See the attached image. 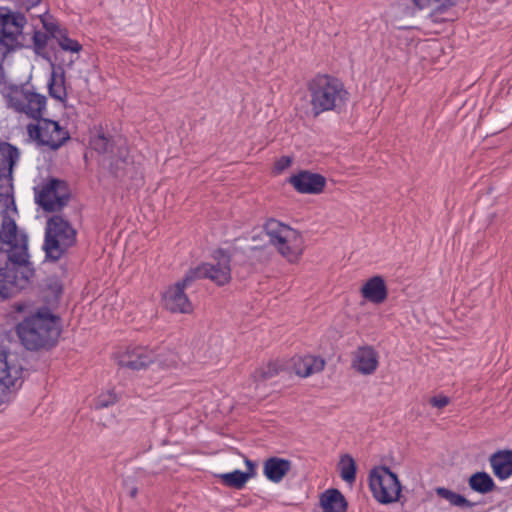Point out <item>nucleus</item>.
Wrapping results in <instances>:
<instances>
[{
  "mask_svg": "<svg viewBox=\"0 0 512 512\" xmlns=\"http://www.w3.org/2000/svg\"><path fill=\"white\" fill-rule=\"evenodd\" d=\"M22 345L31 351L52 346L60 335L57 320L48 309L26 317L16 327Z\"/></svg>",
  "mask_w": 512,
  "mask_h": 512,
  "instance_id": "1",
  "label": "nucleus"
},
{
  "mask_svg": "<svg viewBox=\"0 0 512 512\" xmlns=\"http://www.w3.org/2000/svg\"><path fill=\"white\" fill-rule=\"evenodd\" d=\"M7 262L0 267V297H12L26 287L34 275L29 261L28 243L16 246V250L6 255Z\"/></svg>",
  "mask_w": 512,
  "mask_h": 512,
  "instance_id": "2",
  "label": "nucleus"
},
{
  "mask_svg": "<svg viewBox=\"0 0 512 512\" xmlns=\"http://www.w3.org/2000/svg\"><path fill=\"white\" fill-rule=\"evenodd\" d=\"M310 103L315 116L325 111L340 112L349 99L343 83L328 75L316 76L308 85Z\"/></svg>",
  "mask_w": 512,
  "mask_h": 512,
  "instance_id": "3",
  "label": "nucleus"
},
{
  "mask_svg": "<svg viewBox=\"0 0 512 512\" xmlns=\"http://www.w3.org/2000/svg\"><path fill=\"white\" fill-rule=\"evenodd\" d=\"M263 237H267L269 243L275 246L290 263H296L304 251L301 233L275 219H269L264 225V232L252 237V241L255 243L252 249L261 246L258 240L262 241Z\"/></svg>",
  "mask_w": 512,
  "mask_h": 512,
  "instance_id": "4",
  "label": "nucleus"
},
{
  "mask_svg": "<svg viewBox=\"0 0 512 512\" xmlns=\"http://www.w3.org/2000/svg\"><path fill=\"white\" fill-rule=\"evenodd\" d=\"M76 241V231L61 216H53L47 221L44 249L48 258L58 260Z\"/></svg>",
  "mask_w": 512,
  "mask_h": 512,
  "instance_id": "5",
  "label": "nucleus"
},
{
  "mask_svg": "<svg viewBox=\"0 0 512 512\" xmlns=\"http://www.w3.org/2000/svg\"><path fill=\"white\" fill-rule=\"evenodd\" d=\"M5 98L9 108L35 120L41 118L46 109V97L25 85L10 86Z\"/></svg>",
  "mask_w": 512,
  "mask_h": 512,
  "instance_id": "6",
  "label": "nucleus"
},
{
  "mask_svg": "<svg viewBox=\"0 0 512 512\" xmlns=\"http://www.w3.org/2000/svg\"><path fill=\"white\" fill-rule=\"evenodd\" d=\"M369 487L374 498L389 504L399 500L401 484L397 475L386 466L376 467L369 474Z\"/></svg>",
  "mask_w": 512,
  "mask_h": 512,
  "instance_id": "7",
  "label": "nucleus"
},
{
  "mask_svg": "<svg viewBox=\"0 0 512 512\" xmlns=\"http://www.w3.org/2000/svg\"><path fill=\"white\" fill-rule=\"evenodd\" d=\"M27 132L38 145L47 146L51 150L59 149L70 139L68 131L57 121L43 117L37 119L36 124H29Z\"/></svg>",
  "mask_w": 512,
  "mask_h": 512,
  "instance_id": "8",
  "label": "nucleus"
},
{
  "mask_svg": "<svg viewBox=\"0 0 512 512\" xmlns=\"http://www.w3.org/2000/svg\"><path fill=\"white\" fill-rule=\"evenodd\" d=\"M27 24L26 17L7 7H0V45L8 52L21 45L23 30Z\"/></svg>",
  "mask_w": 512,
  "mask_h": 512,
  "instance_id": "9",
  "label": "nucleus"
},
{
  "mask_svg": "<svg viewBox=\"0 0 512 512\" xmlns=\"http://www.w3.org/2000/svg\"><path fill=\"white\" fill-rule=\"evenodd\" d=\"M36 203L47 212L61 210L68 202L70 194L67 184L59 179H50L48 182L34 188Z\"/></svg>",
  "mask_w": 512,
  "mask_h": 512,
  "instance_id": "10",
  "label": "nucleus"
},
{
  "mask_svg": "<svg viewBox=\"0 0 512 512\" xmlns=\"http://www.w3.org/2000/svg\"><path fill=\"white\" fill-rule=\"evenodd\" d=\"M215 264H203L188 273L193 274V280L208 278L217 285H224L231 279L230 256L223 250L215 252Z\"/></svg>",
  "mask_w": 512,
  "mask_h": 512,
  "instance_id": "11",
  "label": "nucleus"
},
{
  "mask_svg": "<svg viewBox=\"0 0 512 512\" xmlns=\"http://www.w3.org/2000/svg\"><path fill=\"white\" fill-rule=\"evenodd\" d=\"M193 282V274L187 273L181 281L170 286L163 295L165 308L172 313H191L193 306L185 290L188 289Z\"/></svg>",
  "mask_w": 512,
  "mask_h": 512,
  "instance_id": "12",
  "label": "nucleus"
},
{
  "mask_svg": "<svg viewBox=\"0 0 512 512\" xmlns=\"http://www.w3.org/2000/svg\"><path fill=\"white\" fill-rule=\"evenodd\" d=\"M0 255H8L16 246L28 243L27 235L18 230L16 221L9 216L7 209L0 212Z\"/></svg>",
  "mask_w": 512,
  "mask_h": 512,
  "instance_id": "13",
  "label": "nucleus"
},
{
  "mask_svg": "<svg viewBox=\"0 0 512 512\" xmlns=\"http://www.w3.org/2000/svg\"><path fill=\"white\" fill-rule=\"evenodd\" d=\"M378 365L379 354L372 346H360L352 354V368L362 375L373 374Z\"/></svg>",
  "mask_w": 512,
  "mask_h": 512,
  "instance_id": "14",
  "label": "nucleus"
},
{
  "mask_svg": "<svg viewBox=\"0 0 512 512\" xmlns=\"http://www.w3.org/2000/svg\"><path fill=\"white\" fill-rule=\"evenodd\" d=\"M289 182L298 192L304 194H318L326 185L325 177L310 171H301L291 176Z\"/></svg>",
  "mask_w": 512,
  "mask_h": 512,
  "instance_id": "15",
  "label": "nucleus"
},
{
  "mask_svg": "<svg viewBox=\"0 0 512 512\" xmlns=\"http://www.w3.org/2000/svg\"><path fill=\"white\" fill-rule=\"evenodd\" d=\"M155 359L156 356L152 351L145 347H135L119 355L118 364L132 370H140L154 362Z\"/></svg>",
  "mask_w": 512,
  "mask_h": 512,
  "instance_id": "16",
  "label": "nucleus"
},
{
  "mask_svg": "<svg viewBox=\"0 0 512 512\" xmlns=\"http://www.w3.org/2000/svg\"><path fill=\"white\" fill-rule=\"evenodd\" d=\"M19 159V151L13 145L0 143V181L3 186L11 187L13 167Z\"/></svg>",
  "mask_w": 512,
  "mask_h": 512,
  "instance_id": "17",
  "label": "nucleus"
},
{
  "mask_svg": "<svg viewBox=\"0 0 512 512\" xmlns=\"http://www.w3.org/2000/svg\"><path fill=\"white\" fill-rule=\"evenodd\" d=\"M291 468L292 462L290 460L274 456L264 461L263 474L269 481L279 483L290 472Z\"/></svg>",
  "mask_w": 512,
  "mask_h": 512,
  "instance_id": "18",
  "label": "nucleus"
},
{
  "mask_svg": "<svg viewBox=\"0 0 512 512\" xmlns=\"http://www.w3.org/2000/svg\"><path fill=\"white\" fill-rule=\"evenodd\" d=\"M362 296L372 303H383L387 298V287L381 276H373L361 288Z\"/></svg>",
  "mask_w": 512,
  "mask_h": 512,
  "instance_id": "19",
  "label": "nucleus"
},
{
  "mask_svg": "<svg viewBox=\"0 0 512 512\" xmlns=\"http://www.w3.org/2000/svg\"><path fill=\"white\" fill-rule=\"evenodd\" d=\"M490 464L495 476L501 480L507 479L512 475V451L504 450L492 454Z\"/></svg>",
  "mask_w": 512,
  "mask_h": 512,
  "instance_id": "20",
  "label": "nucleus"
},
{
  "mask_svg": "<svg viewBox=\"0 0 512 512\" xmlns=\"http://www.w3.org/2000/svg\"><path fill=\"white\" fill-rule=\"evenodd\" d=\"M322 512H345L347 501L343 494L337 489H329L320 497Z\"/></svg>",
  "mask_w": 512,
  "mask_h": 512,
  "instance_id": "21",
  "label": "nucleus"
},
{
  "mask_svg": "<svg viewBox=\"0 0 512 512\" xmlns=\"http://www.w3.org/2000/svg\"><path fill=\"white\" fill-rule=\"evenodd\" d=\"M324 366V359L312 355L299 358L294 363L295 372L301 377H308L314 373H318L324 369Z\"/></svg>",
  "mask_w": 512,
  "mask_h": 512,
  "instance_id": "22",
  "label": "nucleus"
},
{
  "mask_svg": "<svg viewBox=\"0 0 512 512\" xmlns=\"http://www.w3.org/2000/svg\"><path fill=\"white\" fill-rule=\"evenodd\" d=\"M132 169L129 162L128 150L123 145L117 149L116 157H112L109 162V170L116 178H122Z\"/></svg>",
  "mask_w": 512,
  "mask_h": 512,
  "instance_id": "23",
  "label": "nucleus"
},
{
  "mask_svg": "<svg viewBox=\"0 0 512 512\" xmlns=\"http://www.w3.org/2000/svg\"><path fill=\"white\" fill-rule=\"evenodd\" d=\"M469 486L478 493L486 494L494 489L495 484L486 472H476L469 478Z\"/></svg>",
  "mask_w": 512,
  "mask_h": 512,
  "instance_id": "24",
  "label": "nucleus"
},
{
  "mask_svg": "<svg viewBox=\"0 0 512 512\" xmlns=\"http://www.w3.org/2000/svg\"><path fill=\"white\" fill-rule=\"evenodd\" d=\"M412 2L418 10L427 9L433 14L456 5L458 0H412Z\"/></svg>",
  "mask_w": 512,
  "mask_h": 512,
  "instance_id": "25",
  "label": "nucleus"
},
{
  "mask_svg": "<svg viewBox=\"0 0 512 512\" xmlns=\"http://www.w3.org/2000/svg\"><path fill=\"white\" fill-rule=\"evenodd\" d=\"M120 142V139L115 141L108 138L104 133H100L91 140V146L95 151L99 153L113 154L115 147L118 149V147L122 145Z\"/></svg>",
  "mask_w": 512,
  "mask_h": 512,
  "instance_id": "26",
  "label": "nucleus"
},
{
  "mask_svg": "<svg viewBox=\"0 0 512 512\" xmlns=\"http://www.w3.org/2000/svg\"><path fill=\"white\" fill-rule=\"evenodd\" d=\"M16 377L12 375V367L8 363V353L0 346V385L10 387L14 385Z\"/></svg>",
  "mask_w": 512,
  "mask_h": 512,
  "instance_id": "27",
  "label": "nucleus"
},
{
  "mask_svg": "<svg viewBox=\"0 0 512 512\" xmlns=\"http://www.w3.org/2000/svg\"><path fill=\"white\" fill-rule=\"evenodd\" d=\"M218 477L221 479L224 485L235 489H242L247 483V481L250 479L249 474H244L240 470H235L230 473L219 474Z\"/></svg>",
  "mask_w": 512,
  "mask_h": 512,
  "instance_id": "28",
  "label": "nucleus"
},
{
  "mask_svg": "<svg viewBox=\"0 0 512 512\" xmlns=\"http://www.w3.org/2000/svg\"><path fill=\"white\" fill-rule=\"evenodd\" d=\"M49 95L58 101L63 102L67 96L66 89L64 86V76L59 77L53 71L48 81Z\"/></svg>",
  "mask_w": 512,
  "mask_h": 512,
  "instance_id": "29",
  "label": "nucleus"
},
{
  "mask_svg": "<svg viewBox=\"0 0 512 512\" xmlns=\"http://www.w3.org/2000/svg\"><path fill=\"white\" fill-rule=\"evenodd\" d=\"M436 494L447 500L451 505L461 507V508H471L473 504L466 499L464 496L457 494L447 488L444 487H437L435 489Z\"/></svg>",
  "mask_w": 512,
  "mask_h": 512,
  "instance_id": "30",
  "label": "nucleus"
},
{
  "mask_svg": "<svg viewBox=\"0 0 512 512\" xmlns=\"http://www.w3.org/2000/svg\"><path fill=\"white\" fill-rule=\"evenodd\" d=\"M340 475L341 478L347 483H353L356 479V463L354 459L345 454L340 458Z\"/></svg>",
  "mask_w": 512,
  "mask_h": 512,
  "instance_id": "31",
  "label": "nucleus"
},
{
  "mask_svg": "<svg viewBox=\"0 0 512 512\" xmlns=\"http://www.w3.org/2000/svg\"><path fill=\"white\" fill-rule=\"evenodd\" d=\"M278 372V366L274 363H269L265 367L256 370L253 375V378L255 381H266L276 376Z\"/></svg>",
  "mask_w": 512,
  "mask_h": 512,
  "instance_id": "32",
  "label": "nucleus"
},
{
  "mask_svg": "<svg viewBox=\"0 0 512 512\" xmlns=\"http://www.w3.org/2000/svg\"><path fill=\"white\" fill-rule=\"evenodd\" d=\"M55 39L57 40L59 46L65 51L79 52L82 48V46L77 41L70 39L64 31Z\"/></svg>",
  "mask_w": 512,
  "mask_h": 512,
  "instance_id": "33",
  "label": "nucleus"
},
{
  "mask_svg": "<svg viewBox=\"0 0 512 512\" xmlns=\"http://www.w3.org/2000/svg\"><path fill=\"white\" fill-rule=\"evenodd\" d=\"M49 38H50L49 34H47L45 32H41V31L33 30V44H34L35 52L37 54H41L42 51L46 48Z\"/></svg>",
  "mask_w": 512,
  "mask_h": 512,
  "instance_id": "34",
  "label": "nucleus"
},
{
  "mask_svg": "<svg viewBox=\"0 0 512 512\" xmlns=\"http://www.w3.org/2000/svg\"><path fill=\"white\" fill-rule=\"evenodd\" d=\"M118 401V396L114 391H107L101 394L96 401V408H107Z\"/></svg>",
  "mask_w": 512,
  "mask_h": 512,
  "instance_id": "35",
  "label": "nucleus"
},
{
  "mask_svg": "<svg viewBox=\"0 0 512 512\" xmlns=\"http://www.w3.org/2000/svg\"><path fill=\"white\" fill-rule=\"evenodd\" d=\"M43 26L50 37L54 39L63 32V30L53 22L43 21Z\"/></svg>",
  "mask_w": 512,
  "mask_h": 512,
  "instance_id": "36",
  "label": "nucleus"
},
{
  "mask_svg": "<svg viewBox=\"0 0 512 512\" xmlns=\"http://www.w3.org/2000/svg\"><path fill=\"white\" fill-rule=\"evenodd\" d=\"M292 163L290 156H282L275 162V170L280 173L288 168Z\"/></svg>",
  "mask_w": 512,
  "mask_h": 512,
  "instance_id": "37",
  "label": "nucleus"
},
{
  "mask_svg": "<svg viewBox=\"0 0 512 512\" xmlns=\"http://www.w3.org/2000/svg\"><path fill=\"white\" fill-rule=\"evenodd\" d=\"M449 403V398L446 397V396H436V397H432L430 399V404L433 406V407H436V408H444L445 406H447Z\"/></svg>",
  "mask_w": 512,
  "mask_h": 512,
  "instance_id": "38",
  "label": "nucleus"
},
{
  "mask_svg": "<svg viewBox=\"0 0 512 512\" xmlns=\"http://www.w3.org/2000/svg\"><path fill=\"white\" fill-rule=\"evenodd\" d=\"M245 464L247 466V471L243 472V473L244 474H249L250 478L254 477L255 476L256 464L254 462H252L251 460H249L248 458H245Z\"/></svg>",
  "mask_w": 512,
  "mask_h": 512,
  "instance_id": "39",
  "label": "nucleus"
},
{
  "mask_svg": "<svg viewBox=\"0 0 512 512\" xmlns=\"http://www.w3.org/2000/svg\"><path fill=\"white\" fill-rule=\"evenodd\" d=\"M4 77H5V69L3 66V60L0 58V82L4 79Z\"/></svg>",
  "mask_w": 512,
  "mask_h": 512,
  "instance_id": "40",
  "label": "nucleus"
},
{
  "mask_svg": "<svg viewBox=\"0 0 512 512\" xmlns=\"http://www.w3.org/2000/svg\"><path fill=\"white\" fill-rule=\"evenodd\" d=\"M136 495H137V488L133 487V488L130 490V496H131L132 498H134Z\"/></svg>",
  "mask_w": 512,
  "mask_h": 512,
  "instance_id": "41",
  "label": "nucleus"
}]
</instances>
